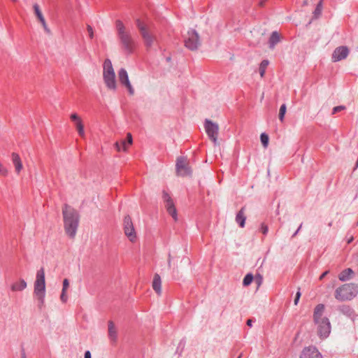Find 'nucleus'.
Masks as SVG:
<instances>
[{"label":"nucleus","instance_id":"f257e3e1","mask_svg":"<svg viewBox=\"0 0 358 358\" xmlns=\"http://www.w3.org/2000/svg\"><path fill=\"white\" fill-rule=\"evenodd\" d=\"M324 306L318 304L314 309L313 321L317 335L320 338H327L331 332V324L328 317L324 315Z\"/></svg>","mask_w":358,"mask_h":358},{"label":"nucleus","instance_id":"f03ea898","mask_svg":"<svg viewBox=\"0 0 358 358\" xmlns=\"http://www.w3.org/2000/svg\"><path fill=\"white\" fill-rule=\"evenodd\" d=\"M64 230L67 236L73 238L76 234L79 223L77 211L70 206L65 204L62 208Z\"/></svg>","mask_w":358,"mask_h":358},{"label":"nucleus","instance_id":"7ed1b4c3","mask_svg":"<svg viewBox=\"0 0 358 358\" xmlns=\"http://www.w3.org/2000/svg\"><path fill=\"white\" fill-rule=\"evenodd\" d=\"M115 24L117 36L122 48L125 52L131 53L135 48V42L130 32L120 20H117Z\"/></svg>","mask_w":358,"mask_h":358},{"label":"nucleus","instance_id":"20e7f679","mask_svg":"<svg viewBox=\"0 0 358 358\" xmlns=\"http://www.w3.org/2000/svg\"><path fill=\"white\" fill-rule=\"evenodd\" d=\"M34 294L38 301L40 306H43L45 296V271L41 268L37 272L34 285Z\"/></svg>","mask_w":358,"mask_h":358},{"label":"nucleus","instance_id":"39448f33","mask_svg":"<svg viewBox=\"0 0 358 358\" xmlns=\"http://www.w3.org/2000/svg\"><path fill=\"white\" fill-rule=\"evenodd\" d=\"M136 26L147 48H150L157 43V36L150 26L140 20H136Z\"/></svg>","mask_w":358,"mask_h":358},{"label":"nucleus","instance_id":"423d86ee","mask_svg":"<svg viewBox=\"0 0 358 358\" xmlns=\"http://www.w3.org/2000/svg\"><path fill=\"white\" fill-rule=\"evenodd\" d=\"M103 78L104 83L108 89L113 91L116 90L117 82L115 79V73L112 62L108 59H106L103 63Z\"/></svg>","mask_w":358,"mask_h":358},{"label":"nucleus","instance_id":"0eeeda50","mask_svg":"<svg viewBox=\"0 0 358 358\" xmlns=\"http://www.w3.org/2000/svg\"><path fill=\"white\" fill-rule=\"evenodd\" d=\"M358 294V286L353 283L345 284L335 291V297L339 301L350 300Z\"/></svg>","mask_w":358,"mask_h":358},{"label":"nucleus","instance_id":"6e6552de","mask_svg":"<svg viewBox=\"0 0 358 358\" xmlns=\"http://www.w3.org/2000/svg\"><path fill=\"white\" fill-rule=\"evenodd\" d=\"M185 45L191 50H195L200 46V38L195 30L191 29L188 31L187 35L185 39Z\"/></svg>","mask_w":358,"mask_h":358},{"label":"nucleus","instance_id":"1a4fd4ad","mask_svg":"<svg viewBox=\"0 0 358 358\" xmlns=\"http://www.w3.org/2000/svg\"><path fill=\"white\" fill-rule=\"evenodd\" d=\"M176 172L178 176L182 177L191 176L192 171L186 157H179L177 158Z\"/></svg>","mask_w":358,"mask_h":358},{"label":"nucleus","instance_id":"9d476101","mask_svg":"<svg viewBox=\"0 0 358 358\" xmlns=\"http://www.w3.org/2000/svg\"><path fill=\"white\" fill-rule=\"evenodd\" d=\"M124 227V232L125 236L129 238V240L134 243L136 240V232L135 231L131 218L130 216L127 215L124 218L123 222Z\"/></svg>","mask_w":358,"mask_h":358},{"label":"nucleus","instance_id":"9b49d317","mask_svg":"<svg viewBox=\"0 0 358 358\" xmlns=\"http://www.w3.org/2000/svg\"><path fill=\"white\" fill-rule=\"evenodd\" d=\"M205 129L209 138L213 141L215 145H218L217 134L219 127L218 124L206 120L205 122Z\"/></svg>","mask_w":358,"mask_h":358},{"label":"nucleus","instance_id":"f8f14e48","mask_svg":"<svg viewBox=\"0 0 358 358\" xmlns=\"http://www.w3.org/2000/svg\"><path fill=\"white\" fill-rule=\"evenodd\" d=\"M163 199L164 202L165 203V207L166 208V210L176 221L178 220L177 210L171 197L167 192H163Z\"/></svg>","mask_w":358,"mask_h":358},{"label":"nucleus","instance_id":"ddd939ff","mask_svg":"<svg viewBox=\"0 0 358 358\" xmlns=\"http://www.w3.org/2000/svg\"><path fill=\"white\" fill-rule=\"evenodd\" d=\"M118 79L120 83L127 89L129 94L133 95L134 94V89L129 81L128 73L124 69H121L118 71Z\"/></svg>","mask_w":358,"mask_h":358},{"label":"nucleus","instance_id":"4468645a","mask_svg":"<svg viewBox=\"0 0 358 358\" xmlns=\"http://www.w3.org/2000/svg\"><path fill=\"white\" fill-rule=\"evenodd\" d=\"M350 50L347 46H339L336 48L331 56V59L334 62L341 61L345 59L349 55Z\"/></svg>","mask_w":358,"mask_h":358},{"label":"nucleus","instance_id":"2eb2a0df","mask_svg":"<svg viewBox=\"0 0 358 358\" xmlns=\"http://www.w3.org/2000/svg\"><path fill=\"white\" fill-rule=\"evenodd\" d=\"M71 120L74 123L78 135L84 138L85 136L84 123L82 118L76 113L71 114Z\"/></svg>","mask_w":358,"mask_h":358},{"label":"nucleus","instance_id":"dca6fc26","mask_svg":"<svg viewBox=\"0 0 358 358\" xmlns=\"http://www.w3.org/2000/svg\"><path fill=\"white\" fill-rule=\"evenodd\" d=\"M33 9H34V12L36 17H37L39 22L41 24L42 27L44 29V31L46 33L50 34V30L47 25L45 19L43 15L42 10H41V7L39 6V5L37 3L34 4Z\"/></svg>","mask_w":358,"mask_h":358},{"label":"nucleus","instance_id":"f3484780","mask_svg":"<svg viewBox=\"0 0 358 358\" xmlns=\"http://www.w3.org/2000/svg\"><path fill=\"white\" fill-rule=\"evenodd\" d=\"M300 358H322V355L316 348L309 346L303 350Z\"/></svg>","mask_w":358,"mask_h":358},{"label":"nucleus","instance_id":"a211bd4d","mask_svg":"<svg viewBox=\"0 0 358 358\" xmlns=\"http://www.w3.org/2000/svg\"><path fill=\"white\" fill-rule=\"evenodd\" d=\"M11 161L14 166L15 173L19 175L24 169L22 161L19 154L15 152H12Z\"/></svg>","mask_w":358,"mask_h":358},{"label":"nucleus","instance_id":"6ab92c4d","mask_svg":"<svg viewBox=\"0 0 358 358\" xmlns=\"http://www.w3.org/2000/svg\"><path fill=\"white\" fill-rule=\"evenodd\" d=\"M108 334L110 341L113 343H115L117 340V329L115 323L111 320L108 322Z\"/></svg>","mask_w":358,"mask_h":358},{"label":"nucleus","instance_id":"aec40b11","mask_svg":"<svg viewBox=\"0 0 358 358\" xmlns=\"http://www.w3.org/2000/svg\"><path fill=\"white\" fill-rule=\"evenodd\" d=\"M152 287L157 295L160 296L162 294V280L157 273H155L154 275Z\"/></svg>","mask_w":358,"mask_h":358},{"label":"nucleus","instance_id":"412c9836","mask_svg":"<svg viewBox=\"0 0 358 358\" xmlns=\"http://www.w3.org/2000/svg\"><path fill=\"white\" fill-rule=\"evenodd\" d=\"M27 286L26 281L24 279H20L11 285L10 289L13 292H20L24 290Z\"/></svg>","mask_w":358,"mask_h":358},{"label":"nucleus","instance_id":"4be33fe9","mask_svg":"<svg viewBox=\"0 0 358 358\" xmlns=\"http://www.w3.org/2000/svg\"><path fill=\"white\" fill-rule=\"evenodd\" d=\"M69 287V281L67 278H65L63 280V285H62V294L60 296V300L62 303H66L68 299V296L66 294L67 289Z\"/></svg>","mask_w":358,"mask_h":358},{"label":"nucleus","instance_id":"5701e85b","mask_svg":"<svg viewBox=\"0 0 358 358\" xmlns=\"http://www.w3.org/2000/svg\"><path fill=\"white\" fill-rule=\"evenodd\" d=\"M353 271L351 268H347L343 271L338 275V278L341 281H346L351 278Z\"/></svg>","mask_w":358,"mask_h":358},{"label":"nucleus","instance_id":"b1692460","mask_svg":"<svg viewBox=\"0 0 358 358\" xmlns=\"http://www.w3.org/2000/svg\"><path fill=\"white\" fill-rule=\"evenodd\" d=\"M244 210H245V208H242L239 210V212L238 213V214L236 215V220L237 222L239 223V225L241 227H244V226H245L246 217L245 216Z\"/></svg>","mask_w":358,"mask_h":358},{"label":"nucleus","instance_id":"393cba45","mask_svg":"<svg viewBox=\"0 0 358 358\" xmlns=\"http://www.w3.org/2000/svg\"><path fill=\"white\" fill-rule=\"evenodd\" d=\"M280 41V36L277 31H273L269 38V46L273 48L275 44Z\"/></svg>","mask_w":358,"mask_h":358},{"label":"nucleus","instance_id":"a878e982","mask_svg":"<svg viewBox=\"0 0 358 358\" xmlns=\"http://www.w3.org/2000/svg\"><path fill=\"white\" fill-rule=\"evenodd\" d=\"M268 60H263L261 64H260V66H259V74L261 76V77H264V74H265V72H266V69L268 65Z\"/></svg>","mask_w":358,"mask_h":358},{"label":"nucleus","instance_id":"bb28decb","mask_svg":"<svg viewBox=\"0 0 358 358\" xmlns=\"http://www.w3.org/2000/svg\"><path fill=\"white\" fill-rule=\"evenodd\" d=\"M322 8H323L322 4L320 1L317 4L316 8L313 12L315 18H318L320 16V15L322 13Z\"/></svg>","mask_w":358,"mask_h":358},{"label":"nucleus","instance_id":"cd10ccee","mask_svg":"<svg viewBox=\"0 0 358 358\" xmlns=\"http://www.w3.org/2000/svg\"><path fill=\"white\" fill-rule=\"evenodd\" d=\"M286 110H287V108H286V105L285 104H282L280 106V110H279V120L281 122H283V120H284V117H285V113H286Z\"/></svg>","mask_w":358,"mask_h":358},{"label":"nucleus","instance_id":"c85d7f7f","mask_svg":"<svg viewBox=\"0 0 358 358\" xmlns=\"http://www.w3.org/2000/svg\"><path fill=\"white\" fill-rule=\"evenodd\" d=\"M261 142L264 148H266L268 145V136L264 133L260 136Z\"/></svg>","mask_w":358,"mask_h":358},{"label":"nucleus","instance_id":"c756f323","mask_svg":"<svg viewBox=\"0 0 358 358\" xmlns=\"http://www.w3.org/2000/svg\"><path fill=\"white\" fill-rule=\"evenodd\" d=\"M253 280V275L252 274H247L243 278V283L245 286H248Z\"/></svg>","mask_w":358,"mask_h":358},{"label":"nucleus","instance_id":"7c9ffc66","mask_svg":"<svg viewBox=\"0 0 358 358\" xmlns=\"http://www.w3.org/2000/svg\"><path fill=\"white\" fill-rule=\"evenodd\" d=\"M8 173V171L5 168L3 164L0 162V175L6 176Z\"/></svg>","mask_w":358,"mask_h":358},{"label":"nucleus","instance_id":"2f4dec72","mask_svg":"<svg viewBox=\"0 0 358 358\" xmlns=\"http://www.w3.org/2000/svg\"><path fill=\"white\" fill-rule=\"evenodd\" d=\"M120 144H121V147H122V149L124 152H126L128 150V148L130 146L127 144V141H126L125 140H122L120 141Z\"/></svg>","mask_w":358,"mask_h":358},{"label":"nucleus","instance_id":"473e14b6","mask_svg":"<svg viewBox=\"0 0 358 358\" xmlns=\"http://www.w3.org/2000/svg\"><path fill=\"white\" fill-rule=\"evenodd\" d=\"M345 108L343 106H336L333 108L332 114H335L339 111H341Z\"/></svg>","mask_w":358,"mask_h":358},{"label":"nucleus","instance_id":"72a5a7b5","mask_svg":"<svg viewBox=\"0 0 358 358\" xmlns=\"http://www.w3.org/2000/svg\"><path fill=\"white\" fill-rule=\"evenodd\" d=\"M87 32L89 34V36L91 38H92L94 37V31H93L92 27L91 26H90V25H87Z\"/></svg>","mask_w":358,"mask_h":358},{"label":"nucleus","instance_id":"f704fd0d","mask_svg":"<svg viewBox=\"0 0 358 358\" xmlns=\"http://www.w3.org/2000/svg\"><path fill=\"white\" fill-rule=\"evenodd\" d=\"M127 144L129 145H131L132 144V142H133V139H132V136L130 133H128L127 135Z\"/></svg>","mask_w":358,"mask_h":358},{"label":"nucleus","instance_id":"c9c22d12","mask_svg":"<svg viewBox=\"0 0 358 358\" xmlns=\"http://www.w3.org/2000/svg\"><path fill=\"white\" fill-rule=\"evenodd\" d=\"M261 230H262V232L264 234H266L267 232H268V227L264 224H262V227H261Z\"/></svg>","mask_w":358,"mask_h":358},{"label":"nucleus","instance_id":"e433bc0d","mask_svg":"<svg viewBox=\"0 0 358 358\" xmlns=\"http://www.w3.org/2000/svg\"><path fill=\"white\" fill-rule=\"evenodd\" d=\"M115 148H116L117 152H120L121 150H122V147H121V144L119 142H116L115 143Z\"/></svg>","mask_w":358,"mask_h":358},{"label":"nucleus","instance_id":"4c0bfd02","mask_svg":"<svg viewBox=\"0 0 358 358\" xmlns=\"http://www.w3.org/2000/svg\"><path fill=\"white\" fill-rule=\"evenodd\" d=\"M300 296H301V293L299 292H297V293L296 294L295 299H294V305H296L298 303Z\"/></svg>","mask_w":358,"mask_h":358},{"label":"nucleus","instance_id":"58836bf2","mask_svg":"<svg viewBox=\"0 0 358 358\" xmlns=\"http://www.w3.org/2000/svg\"><path fill=\"white\" fill-rule=\"evenodd\" d=\"M329 271H327L325 272H324L320 277V280H322L327 274H328Z\"/></svg>","mask_w":358,"mask_h":358},{"label":"nucleus","instance_id":"ea45409f","mask_svg":"<svg viewBox=\"0 0 358 358\" xmlns=\"http://www.w3.org/2000/svg\"><path fill=\"white\" fill-rule=\"evenodd\" d=\"M85 358H91V353L90 351H86L85 353Z\"/></svg>","mask_w":358,"mask_h":358},{"label":"nucleus","instance_id":"a19ab883","mask_svg":"<svg viewBox=\"0 0 358 358\" xmlns=\"http://www.w3.org/2000/svg\"><path fill=\"white\" fill-rule=\"evenodd\" d=\"M247 325H248V326H249V327H252V320H248L247 321Z\"/></svg>","mask_w":358,"mask_h":358},{"label":"nucleus","instance_id":"79ce46f5","mask_svg":"<svg viewBox=\"0 0 358 358\" xmlns=\"http://www.w3.org/2000/svg\"><path fill=\"white\" fill-rule=\"evenodd\" d=\"M168 265L169 267L171 266V255H169Z\"/></svg>","mask_w":358,"mask_h":358},{"label":"nucleus","instance_id":"37998d69","mask_svg":"<svg viewBox=\"0 0 358 358\" xmlns=\"http://www.w3.org/2000/svg\"><path fill=\"white\" fill-rule=\"evenodd\" d=\"M352 240H353V238H352H352H350L348 241V243H351V242L352 241Z\"/></svg>","mask_w":358,"mask_h":358},{"label":"nucleus","instance_id":"c03bdc74","mask_svg":"<svg viewBox=\"0 0 358 358\" xmlns=\"http://www.w3.org/2000/svg\"><path fill=\"white\" fill-rule=\"evenodd\" d=\"M301 228V225L299 226V228L298 229V230L296 231V234L298 232V231Z\"/></svg>","mask_w":358,"mask_h":358},{"label":"nucleus","instance_id":"a18cd8bd","mask_svg":"<svg viewBox=\"0 0 358 358\" xmlns=\"http://www.w3.org/2000/svg\"><path fill=\"white\" fill-rule=\"evenodd\" d=\"M25 358V357H24Z\"/></svg>","mask_w":358,"mask_h":358}]
</instances>
